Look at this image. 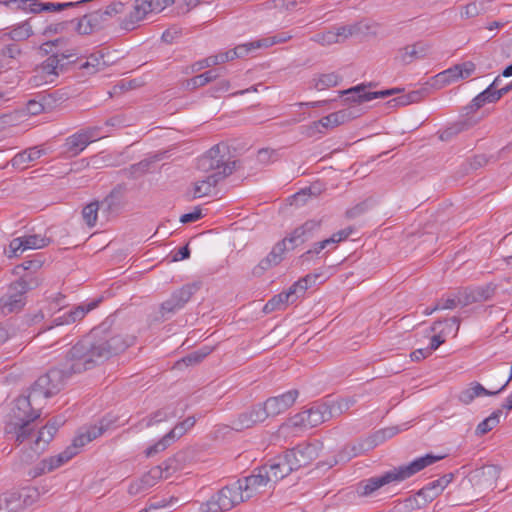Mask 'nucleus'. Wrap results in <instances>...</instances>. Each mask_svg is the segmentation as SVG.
Wrapping results in <instances>:
<instances>
[{
	"label": "nucleus",
	"mask_w": 512,
	"mask_h": 512,
	"mask_svg": "<svg viewBox=\"0 0 512 512\" xmlns=\"http://www.w3.org/2000/svg\"><path fill=\"white\" fill-rule=\"evenodd\" d=\"M287 243L288 242L285 240V238L282 241L276 243L271 252L265 258H263L257 266L253 268V275L261 276L265 271L274 266H277L283 259V254L287 249Z\"/></svg>",
	"instance_id": "nucleus-23"
},
{
	"label": "nucleus",
	"mask_w": 512,
	"mask_h": 512,
	"mask_svg": "<svg viewBox=\"0 0 512 512\" xmlns=\"http://www.w3.org/2000/svg\"><path fill=\"white\" fill-rule=\"evenodd\" d=\"M179 468L177 457L164 461L161 465L152 467L140 479L132 482L128 488L130 495L143 493L157 484L160 479L170 477Z\"/></svg>",
	"instance_id": "nucleus-10"
},
{
	"label": "nucleus",
	"mask_w": 512,
	"mask_h": 512,
	"mask_svg": "<svg viewBox=\"0 0 512 512\" xmlns=\"http://www.w3.org/2000/svg\"><path fill=\"white\" fill-rule=\"evenodd\" d=\"M190 256V249L188 247V245L180 248L179 250H177L173 256H172V260L173 261H181V260H184V259H187L189 258Z\"/></svg>",
	"instance_id": "nucleus-63"
},
{
	"label": "nucleus",
	"mask_w": 512,
	"mask_h": 512,
	"mask_svg": "<svg viewBox=\"0 0 512 512\" xmlns=\"http://www.w3.org/2000/svg\"><path fill=\"white\" fill-rule=\"evenodd\" d=\"M40 417V411L32 409V402L26 396L15 400L14 406L5 422L4 435L6 440L20 445L32 439L35 430L34 421Z\"/></svg>",
	"instance_id": "nucleus-2"
},
{
	"label": "nucleus",
	"mask_w": 512,
	"mask_h": 512,
	"mask_svg": "<svg viewBox=\"0 0 512 512\" xmlns=\"http://www.w3.org/2000/svg\"><path fill=\"white\" fill-rule=\"evenodd\" d=\"M44 151L39 149L38 147L28 148L18 154H16L12 160L11 164L14 168L25 169L28 167V164L36 161L43 155Z\"/></svg>",
	"instance_id": "nucleus-34"
},
{
	"label": "nucleus",
	"mask_w": 512,
	"mask_h": 512,
	"mask_svg": "<svg viewBox=\"0 0 512 512\" xmlns=\"http://www.w3.org/2000/svg\"><path fill=\"white\" fill-rule=\"evenodd\" d=\"M241 483L243 492L247 499L253 496L254 493L261 492L263 488L271 487L272 482L269 480L268 473L263 467H259L254 470L253 474L243 479L237 480Z\"/></svg>",
	"instance_id": "nucleus-19"
},
{
	"label": "nucleus",
	"mask_w": 512,
	"mask_h": 512,
	"mask_svg": "<svg viewBox=\"0 0 512 512\" xmlns=\"http://www.w3.org/2000/svg\"><path fill=\"white\" fill-rule=\"evenodd\" d=\"M76 454L77 450L72 445L71 447L66 448L63 452L59 453L56 456H51L49 458L43 459L34 467L33 471H31L29 474L32 477H38L42 474L52 472L56 468L68 462Z\"/></svg>",
	"instance_id": "nucleus-20"
},
{
	"label": "nucleus",
	"mask_w": 512,
	"mask_h": 512,
	"mask_svg": "<svg viewBox=\"0 0 512 512\" xmlns=\"http://www.w3.org/2000/svg\"><path fill=\"white\" fill-rule=\"evenodd\" d=\"M50 239L39 234L24 235L10 241L5 254L8 258L18 257L26 250L41 249L48 246Z\"/></svg>",
	"instance_id": "nucleus-16"
},
{
	"label": "nucleus",
	"mask_w": 512,
	"mask_h": 512,
	"mask_svg": "<svg viewBox=\"0 0 512 512\" xmlns=\"http://www.w3.org/2000/svg\"><path fill=\"white\" fill-rule=\"evenodd\" d=\"M77 55L76 49H68L52 54L33 70V75L29 79L30 85L32 87H41L55 83L60 72L63 71L64 64L62 62Z\"/></svg>",
	"instance_id": "nucleus-6"
},
{
	"label": "nucleus",
	"mask_w": 512,
	"mask_h": 512,
	"mask_svg": "<svg viewBox=\"0 0 512 512\" xmlns=\"http://www.w3.org/2000/svg\"><path fill=\"white\" fill-rule=\"evenodd\" d=\"M445 342V338L444 336L442 335V333H439V334H436L434 335L432 338H431V341H430V345L429 347H427L430 352L432 353L433 351H435L436 349H438V347L443 344Z\"/></svg>",
	"instance_id": "nucleus-64"
},
{
	"label": "nucleus",
	"mask_w": 512,
	"mask_h": 512,
	"mask_svg": "<svg viewBox=\"0 0 512 512\" xmlns=\"http://www.w3.org/2000/svg\"><path fill=\"white\" fill-rule=\"evenodd\" d=\"M40 279L32 274H26L12 283L5 295L0 298V311L4 315L19 312L26 303V293L35 289Z\"/></svg>",
	"instance_id": "nucleus-5"
},
{
	"label": "nucleus",
	"mask_w": 512,
	"mask_h": 512,
	"mask_svg": "<svg viewBox=\"0 0 512 512\" xmlns=\"http://www.w3.org/2000/svg\"><path fill=\"white\" fill-rule=\"evenodd\" d=\"M228 57H227V54L226 52H219L215 55H211L203 60H200L198 62H196L194 65H193V70L194 71H199L201 69H204V68H208V67H212V66H215V65H218V64H222V63H225V62H228Z\"/></svg>",
	"instance_id": "nucleus-42"
},
{
	"label": "nucleus",
	"mask_w": 512,
	"mask_h": 512,
	"mask_svg": "<svg viewBox=\"0 0 512 512\" xmlns=\"http://www.w3.org/2000/svg\"><path fill=\"white\" fill-rule=\"evenodd\" d=\"M260 47H263L262 42H261V40H258V41L238 45L234 49H231V50H228L225 52L227 54L228 60L231 61L236 58L244 57V56L248 55L252 50L258 49Z\"/></svg>",
	"instance_id": "nucleus-39"
},
{
	"label": "nucleus",
	"mask_w": 512,
	"mask_h": 512,
	"mask_svg": "<svg viewBox=\"0 0 512 512\" xmlns=\"http://www.w3.org/2000/svg\"><path fill=\"white\" fill-rule=\"evenodd\" d=\"M500 82V77L498 76L493 83L484 91H489V94L485 97L488 103L495 102L499 100L504 94L510 91V87H502L498 88Z\"/></svg>",
	"instance_id": "nucleus-45"
},
{
	"label": "nucleus",
	"mask_w": 512,
	"mask_h": 512,
	"mask_svg": "<svg viewBox=\"0 0 512 512\" xmlns=\"http://www.w3.org/2000/svg\"><path fill=\"white\" fill-rule=\"evenodd\" d=\"M312 41L322 45L329 46L335 43H338V38L334 32V30L325 31L322 33H318L311 38Z\"/></svg>",
	"instance_id": "nucleus-50"
},
{
	"label": "nucleus",
	"mask_w": 512,
	"mask_h": 512,
	"mask_svg": "<svg viewBox=\"0 0 512 512\" xmlns=\"http://www.w3.org/2000/svg\"><path fill=\"white\" fill-rule=\"evenodd\" d=\"M11 492H6L0 496V512H18V509H10V503L12 499Z\"/></svg>",
	"instance_id": "nucleus-56"
},
{
	"label": "nucleus",
	"mask_w": 512,
	"mask_h": 512,
	"mask_svg": "<svg viewBox=\"0 0 512 512\" xmlns=\"http://www.w3.org/2000/svg\"><path fill=\"white\" fill-rule=\"evenodd\" d=\"M495 293V286L493 284H487L471 289L464 290V300H462V306H467L475 302H483L492 298Z\"/></svg>",
	"instance_id": "nucleus-30"
},
{
	"label": "nucleus",
	"mask_w": 512,
	"mask_h": 512,
	"mask_svg": "<svg viewBox=\"0 0 512 512\" xmlns=\"http://www.w3.org/2000/svg\"><path fill=\"white\" fill-rule=\"evenodd\" d=\"M475 69V64L471 61L459 63V80L470 77L474 73Z\"/></svg>",
	"instance_id": "nucleus-54"
},
{
	"label": "nucleus",
	"mask_w": 512,
	"mask_h": 512,
	"mask_svg": "<svg viewBox=\"0 0 512 512\" xmlns=\"http://www.w3.org/2000/svg\"><path fill=\"white\" fill-rule=\"evenodd\" d=\"M75 374L70 371V366L67 362L63 368H52L46 374L40 376L29 394L30 402L39 395L44 397H52L59 393L65 386L67 380Z\"/></svg>",
	"instance_id": "nucleus-7"
},
{
	"label": "nucleus",
	"mask_w": 512,
	"mask_h": 512,
	"mask_svg": "<svg viewBox=\"0 0 512 512\" xmlns=\"http://www.w3.org/2000/svg\"><path fill=\"white\" fill-rule=\"evenodd\" d=\"M500 474V470L495 465H486L474 472L473 478L477 485L491 487L495 484Z\"/></svg>",
	"instance_id": "nucleus-32"
},
{
	"label": "nucleus",
	"mask_w": 512,
	"mask_h": 512,
	"mask_svg": "<svg viewBox=\"0 0 512 512\" xmlns=\"http://www.w3.org/2000/svg\"><path fill=\"white\" fill-rule=\"evenodd\" d=\"M201 217H202L201 209L195 208L194 211H192L190 213L183 214L180 217V222H182L184 224L192 223V222L199 220Z\"/></svg>",
	"instance_id": "nucleus-57"
},
{
	"label": "nucleus",
	"mask_w": 512,
	"mask_h": 512,
	"mask_svg": "<svg viewBox=\"0 0 512 512\" xmlns=\"http://www.w3.org/2000/svg\"><path fill=\"white\" fill-rule=\"evenodd\" d=\"M500 392L498 390L496 391H490L487 390L483 385H481L479 382H472L470 385L462 390L459 395L458 399L461 403L465 405H469L474 401L475 398L481 397V396H494L499 394Z\"/></svg>",
	"instance_id": "nucleus-31"
},
{
	"label": "nucleus",
	"mask_w": 512,
	"mask_h": 512,
	"mask_svg": "<svg viewBox=\"0 0 512 512\" xmlns=\"http://www.w3.org/2000/svg\"><path fill=\"white\" fill-rule=\"evenodd\" d=\"M424 92L421 90L412 91L406 95L397 97L392 100L395 106H405L411 103L419 102L423 98Z\"/></svg>",
	"instance_id": "nucleus-47"
},
{
	"label": "nucleus",
	"mask_w": 512,
	"mask_h": 512,
	"mask_svg": "<svg viewBox=\"0 0 512 512\" xmlns=\"http://www.w3.org/2000/svg\"><path fill=\"white\" fill-rule=\"evenodd\" d=\"M217 70H209L190 79L188 85L193 88L202 87L219 77Z\"/></svg>",
	"instance_id": "nucleus-44"
},
{
	"label": "nucleus",
	"mask_w": 512,
	"mask_h": 512,
	"mask_svg": "<svg viewBox=\"0 0 512 512\" xmlns=\"http://www.w3.org/2000/svg\"><path fill=\"white\" fill-rule=\"evenodd\" d=\"M501 415V409L494 411L489 417L485 418L477 425L476 434L482 436L491 431L499 424Z\"/></svg>",
	"instance_id": "nucleus-41"
},
{
	"label": "nucleus",
	"mask_w": 512,
	"mask_h": 512,
	"mask_svg": "<svg viewBox=\"0 0 512 512\" xmlns=\"http://www.w3.org/2000/svg\"><path fill=\"white\" fill-rule=\"evenodd\" d=\"M20 54H21V49L15 44L7 45L6 47H4L2 49V55L4 57H8L11 59H15Z\"/></svg>",
	"instance_id": "nucleus-58"
},
{
	"label": "nucleus",
	"mask_w": 512,
	"mask_h": 512,
	"mask_svg": "<svg viewBox=\"0 0 512 512\" xmlns=\"http://www.w3.org/2000/svg\"><path fill=\"white\" fill-rule=\"evenodd\" d=\"M430 45L423 41H418L412 45H407L398 50L397 59L403 64H410L416 60L424 59L428 56Z\"/></svg>",
	"instance_id": "nucleus-26"
},
{
	"label": "nucleus",
	"mask_w": 512,
	"mask_h": 512,
	"mask_svg": "<svg viewBox=\"0 0 512 512\" xmlns=\"http://www.w3.org/2000/svg\"><path fill=\"white\" fill-rule=\"evenodd\" d=\"M236 162L231 160L229 148L225 144H217L208 150L198 160V168L219 179H224L232 174Z\"/></svg>",
	"instance_id": "nucleus-4"
},
{
	"label": "nucleus",
	"mask_w": 512,
	"mask_h": 512,
	"mask_svg": "<svg viewBox=\"0 0 512 512\" xmlns=\"http://www.w3.org/2000/svg\"><path fill=\"white\" fill-rule=\"evenodd\" d=\"M99 204L98 202H91L87 204L82 210V217L84 222L89 227H94L98 218Z\"/></svg>",
	"instance_id": "nucleus-43"
},
{
	"label": "nucleus",
	"mask_w": 512,
	"mask_h": 512,
	"mask_svg": "<svg viewBox=\"0 0 512 512\" xmlns=\"http://www.w3.org/2000/svg\"><path fill=\"white\" fill-rule=\"evenodd\" d=\"M299 393L297 390H289L281 395L268 398L262 403L268 417L277 416L289 409L296 401Z\"/></svg>",
	"instance_id": "nucleus-18"
},
{
	"label": "nucleus",
	"mask_w": 512,
	"mask_h": 512,
	"mask_svg": "<svg viewBox=\"0 0 512 512\" xmlns=\"http://www.w3.org/2000/svg\"><path fill=\"white\" fill-rule=\"evenodd\" d=\"M319 275H306L296 281L286 292H282L272 297L264 306V312L270 313L275 310H281L289 304H293L301 295L305 293L308 287L315 283Z\"/></svg>",
	"instance_id": "nucleus-11"
},
{
	"label": "nucleus",
	"mask_w": 512,
	"mask_h": 512,
	"mask_svg": "<svg viewBox=\"0 0 512 512\" xmlns=\"http://www.w3.org/2000/svg\"><path fill=\"white\" fill-rule=\"evenodd\" d=\"M247 500L241 483L237 481L223 487L207 502L200 506L201 512H223L232 509L239 503Z\"/></svg>",
	"instance_id": "nucleus-8"
},
{
	"label": "nucleus",
	"mask_w": 512,
	"mask_h": 512,
	"mask_svg": "<svg viewBox=\"0 0 512 512\" xmlns=\"http://www.w3.org/2000/svg\"><path fill=\"white\" fill-rule=\"evenodd\" d=\"M175 0H135L131 10L122 22L126 30L134 28V25L146 18L151 13H159L172 5Z\"/></svg>",
	"instance_id": "nucleus-12"
},
{
	"label": "nucleus",
	"mask_w": 512,
	"mask_h": 512,
	"mask_svg": "<svg viewBox=\"0 0 512 512\" xmlns=\"http://www.w3.org/2000/svg\"><path fill=\"white\" fill-rule=\"evenodd\" d=\"M170 436L171 435L165 434L158 442L149 446L145 451L146 456L152 457L157 453L164 451L167 447H169L172 443Z\"/></svg>",
	"instance_id": "nucleus-48"
},
{
	"label": "nucleus",
	"mask_w": 512,
	"mask_h": 512,
	"mask_svg": "<svg viewBox=\"0 0 512 512\" xmlns=\"http://www.w3.org/2000/svg\"><path fill=\"white\" fill-rule=\"evenodd\" d=\"M12 500L9 501L10 509H18L33 505L39 498V491L35 487H24L20 490L10 491Z\"/></svg>",
	"instance_id": "nucleus-28"
},
{
	"label": "nucleus",
	"mask_w": 512,
	"mask_h": 512,
	"mask_svg": "<svg viewBox=\"0 0 512 512\" xmlns=\"http://www.w3.org/2000/svg\"><path fill=\"white\" fill-rule=\"evenodd\" d=\"M317 192L315 186H310L302 189L293 195V201L296 205H303L307 201V196L314 195L316 196Z\"/></svg>",
	"instance_id": "nucleus-53"
},
{
	"label": "nucleus",
	"mask_w": 512,
	"mask_h": 512,
	"mask_svg": "<svg viewBox=\"0 0 512 512\" xmlns=\"http://www.w3.org/2000/svg\"><path fill=\"white\" fill-rule=\"evenodd\" d=\"M262 467L268 473L269 480L273 484L283 479L294 470L285 454L270 460L269 463L263 465Z\"/></svg>",
	"instance_id": "nucleus-25"
},
{
	"label": "nucleus",
	"mask_w": 512,
	"mask_h": 512,
	"mask_svg": "<svg viewBox=\"0 0 512 512\" xmlns=\"http://www.w3.org/2000/svg\"><path fill=\"white\" fill-rule=\"evenodd\" d=\"M459 64H456L449 69L439 73L437 79L443 84H450L459 80Z\"/></svg>",
	"instance_id": "nucleus-49"
},
{
	"label": "nucleus",
	"mask_w": 512,
	"mask_h": 512,
	"mask_svg": "<svg viewBox=\"0 0 512 512\" xmlns=\"http://www.w3.org/2000/svg\"><path fill=\"white\" fill-rule=\"evenodd\" d=\"M449 482L450 476H444L429 483L419 492V494L428 496L430 498H434L444 490V488L448 485Z\"/></svg>",
	"instance_id": "nucleus-40"
},
{
	"label": "nucleus",
	"mask_w": 512,
	"mask_h": 512,
	"mask_svg": "<svg viewBox=\"0 0 512 512\" xmlns=\"http://www.w3.org/2000/svg\"><path fill=\"white\" fill-rule=\"evenodd\" d=\"M319 228L320 221L308 220L303 225L297 227L285 240L290 244V248L293 249L310 239Z\"/></svg>",
	"instance_id": "nucleus-27"
},
{
	"label": "nucleus",
	"mask_w": 512,
	"mask_h": 512,
	"mask_svg": "<svg viewBox=\"0 0 512 512\" xmlns=\"http://www.w3.org/2000/svg\"><path fill=\"white\" fill-rule=\"evenodd\" d=\"M366 87L363 84L354 86L341 92L342 95H346L345 101L347 102H368L376 98H385L397 93L398 89H389L377 92H368L365 90Z\"/></svg>",
	"instance_id": "nucleus-22"
},
{
	"label": "nucleus",
	"mask_w": 512,
	"mask_h": 512,
	"mask_svg": "<svg viewBox=\"0 0 512 512\" xmlns=\"http://www.w3.org/2000/svg\"><path fill=\"white\" fill-rule=\"evenodd\" d=\"M135 337L108 331L104 325L92 329L70 349L66 362L70 371L83 373L104 363L133 345Z\"/></svg>",
	"instance_id": "nucleus-1"
},
{
	"label": "nucleus",
	"mask_w": 512,
	"mask_h": 512,
	"mask_svg": "<svg viewBox=\"0 0 512 512\" xmlns=\"http://www.w3.org/2000/svg\"><path fill=\"white\" fill-rule=\"evenodd\" d=\"M356 117L357 114L352 109H342L324 116L318 121L313 122L312 127L317 129L319 132H322L319 130L320 126L325 129H333Z\"/></svg>",
	"instance_id": "nucleus-24"
},
{
	"label": "nucleus",
	"mask_w": 512,
	"mask_h": 512,
	"mask_svg": "<svg viewBox=\"0 0 512 512\" xmlns=\"http://www.w3.org/2000/svg\"><path fill=\"white\" fill-rule=\"evenodd\" d=\"M96 306L97 301L88 304L82 303L78 306H75L73 309L69 311H65L60 316L54 318L53 321L57 326L75 323L77 321L82 320L85 317V315L91 310H93Z\"/></svg>",
	"instance_id": "nucleus-29"
},
{
	"label": "nucleus",
	"mask_w": 512,
	"mask_h": 512,
	"mask_svg": "<svg viewBox=\"0 0 512 512\" xmlns=\"http://www.w3.org/2000/svg\"><path fill=\"white\" fill-rule=\"evenodd\" d=\"M440 459H442L441 456L426 454L407 465H402L387 471L381 476L371 477L359 482L356 491L360 496H370L382 486L393 482L404 481Z\"/></svg>",
	"instance_id": "nucleus-3"
},
{
	"label": "nucleus",
	"mask_w": 512,
	"mask_h": 512,
	"mask_svg": "<svg viewBox=\"0 0 512 512\" xmlns=\"http://www.w3.org/2000/svg\"><path fill=\"white\" fill-rule=\"evenodd\" d=\"M341 79V76L335 72L319 74L313 78V87L318 91L326 90L337 86Z\"/></svg>",
	"instance_id": "nucleus-36"
},
{
	"label": "nucleus",
	"mask_w": 512,
	"mask_h": 512,
	"mask_svg": "<svg viewBox=\"0 0 512 512\" xmlns=\"http://www.w3.org/2000/svg\"><path fill=\"white\" fill-rule=\"evenodd\" d=\"M297 6L295 0H274V7L285 10H293Z\"/></svg>",
	"instance_id": "nucleus-61"
},
{
	"label": "nucleus",
	"mask_w": 512,
	"mask_h": 512,
	"mask_svg": "<svg viewBox=\"0 0 512 512\" xmlns=\"http://www.w3.org/2000/svg\"><path fill=\"white\" fill-rule=\"evenodd\" d=\"M57 431V427L54 423H47L36 433L33 431L32 445L29 450L22 452L21 461L23 463H29L35 456L42 453L49 442L53 439L54 434Z\"/></svg>",
	"instance_id": "nucleus-15"
},
{
	"label": "nucleus",
	"mask_w": 512,
	"mask_h": 512,
	"mask_svg": "<svg viewBox=\"0 0 512 512\" xmlns=\"http://www.w3.org/2000/svg\"><path fill=\"white\" fill-rule=\"evenodd\" d=\"M106 135L102 134L99 126L87 127L70 135L63 144L64 153L69 157L79 155L90 143L99 140Z\"/></svg>",
	"instance_id": "nucleus-13"
},
{
	"label": "nucleus",
	"mask_w": 512,
	"mask_h": 512,
	"mask_svg": "<svg viewBox=\"0 0 512 512\" xmlns=\"http://www.w3.org/2000/svg\"><path fill=\"white\" fill-rule=\"evenodd\" d=\"M219 181H221V179L211 174H208L203 179L197 180L194 182L192 188L193 198H201L211 195Z\"/></svg>",
	"instance_id": "nucleus-33"
},
{
	"label": "nucleus",
	"mask_w": 512,
	"mask_h": 512,
	"mask_svg": "<svg viewBox=\"0 0 512 512\" xmlns=\"http://www.w3.org/2000/svg\"><path fill=\"white\" fill-rule=\"evenodd\" d=\"M331 418V410L325 403H315L310 408L303 410L286 423L281 425L280 431L287 430L290 427L299 429H309L316 427Z\"/></svg>",
	"instance_id": "nucleus-9"
},
{
	"label": "nucleus",
	"mask_w": 512,
	"mask_h": 512,
	"mask_svg": "<svg viewBox=\"0 0 512 512\" xmlns=\"http://www.w3.org/2000/svg\"><path fill=\"white\" fill-rule=\"evenodd\" d=\"M291 38H292V35H290L289 33L281 32V33H279L277 35H274L272 37L264 38V39L261 40V42H262V46L263 47H269V46H272L274 44L285 43L288 40H290Z\"/></svg>",
	"instance_id": "nucleus-52"
},
{
	"label": "nucleus",
	"mask_w": 512,
	"mask_h": 512,
	"mask_svg": "<svg viewBox=\"0 0 512 512\" xmlns=\"http://www.w3.org/2000/svg\"><path fill=\"white\" fill-rule=\"evenodd\" d=\"M14 41H24L33 35V29L28 20L13 26L7 33Z\"/></svg>",
	"instance_id": "nucleus-38"
},
{
	"label": "nucleus",
	"mask_w": 512,
	"mask_h": 512,
	"mask_svg": "<svg viewBox=\"0 0 512 512\" xmlns=\"http://www.w3.org/2000/svg\"><path fill=\"white\" fill-rule=\"evenodd\" d=\"M487 2L485 0H477L469 2L468 4L460 7V17L461 19H471L475 18L486 12Z\"/></svg>",
	"instance_id": "nucleus-37"
},
{
	"label": "nucleus",
	"mask_w": 512,
	"mask_h": 512,
	"mask_svg": "<svg viewBox=\"0 0 512 512\" xmlns=\"http://www.w3.org/2000/svg\"><path fill=\"white\" fill-rule=\"evenodd\" d=\"M24 11L31 13H39L41 11H44V3H41L38 0H30L26 4V9Z\"/></svg>",
	"instance_id": "nucleus-60"
},
{
	"label": "nucleus",
	"mask_w": 512,
	"mask_h": 512,
	"mask_svg": "<svg viewBox=\"0 0 512 512\" xmlns=\"http://www.w3.org/2000/svg\"><path fill=\"white\" fill-rule=\"evenodd\" d=\"M124 11V4L121 2H115L108 5L105 9V14L112 16L115 14L122 13Z\"/></svg>",
	"instance_id": "nucleus-59"
},
{
	"label": "nucleus",
	"mask_w": 512,
	"mask_h": 512,
	"mask_svg": "<svg viewBox=\"0 0 512 512\" xmlns=\"http://www.w3.org/2000/svg\"><path fill=\"white\" fill-rule=\"evenodd\" d=\"M205 356L206 353L200 354L198 352H195L183 358L182 362L185 363L186 365L196 364L199 363Z\"/></svg>",
	"instance_id": "nucleus-62"
},
{
	"label": "nucleus",
	"mask_w": 512,
	"mask_h": 512,
	"mask_svg": "<svg viewBox=\"0 0 512 512\" xmlns=\"http://www.w3.org/2000/svg\"><path fill=\"white\" fill-rule=\"evenodd\" d=\"M104 432L103 426H90L86 428L85 432L78 434L73 440V446L77 449L83 447L87 443L101 436Z\"/></svg>",
	"instance_id": "nucleus-35"
},
{
	"label": "nucleus",
	"mask_w": 512,
	"mask_h": 512,
	"mask_svg": "<svg viewBox=\"0 0 512 512\" xmlns=\"http://www.w3.org/2000/svg\"><path fill=\"white\" fill-rule=\"evenodd\" d=\"M286 458L294 470L309 465L318 457V448L314 444L302 443L285 452Z\"/></svg>",
	"instance_id": "nucleus-17"
},
{
	"label": "nucleus",
	"mask_w": 512,
	"mask_h": 512,
	"mask_svg": "<svg viewBox=\"0 0 512 512\" xmlns=\"http://www.w3.org/2000/svg\"><path fill=\"white\" fill-rule=\"evenodd\" d=\"M267 419V414L263 408L262 403L252 406L247 411H244L233 420L232 428L236 431H242L253 427L258 423H262Z\"/></svg>",
	"instance_id": "nucleus-21"
},
{
	"label": "nucleus",
	"mask_w": 512,
	"mask_h": 512,
	"mask_svg": "<svg viewBox=\"0 0 512 512\" xmlns=\"http://www.w3.org/2000/svg\"><path fill=\"white\" fill-rule=\"evenodd\" d=\"M462 300H464V291L459 292L454 297H448L446 299H441L434 307L433 310H445V309H454L458 305L462 306Z\"/></svg>",
	"instance_id": "nucleus-46"
},
{
	"label": "nucleus",
	"mask_w": 512,
	"mask_h": 512,
	"mask_svg": "<svg viewBox=\"0 0 512 512\" xmlns=\"http://www.w3.org/2000/svg\"><path fill=\"white\" fill-rule=\"evenodd\" d=\"M102 65H104L102 56L92 54L86 59L85 62L80 64V68L87 70L89 73H95L100 69Z\"/></svg>",
	"instance_id": "nucleus-51"
},
{
	"label": "nucleus",
	"mask_w": 512,
	"mask_h": 512,
	"mask_svg": "<svg viewBox=\"0 0 512 512\" xmlns=\"http://www.w3.org/2000/svg\"><path fill=\"white\" fill-rule=\"evenodd\" d=\"M200 286L201 284L199 282L188 283L174 291L170 298L161 304V315L166 317L182 309L191 297L200 289Z\"/></svg>",
	"instance_id": "nucleus-14"
},
{
	"label": "nucleus",
	"mask_w": 512,
	"mask_h": 512,
	"mask_svg": "<svg viewBox=\"0 0 512 512\" xmlns=\"http://www.w3.org/2000/svg\"><path fill=\"white\" fill-rule=\"evenodd\" d=\"M333 30L338 38V43H340L353 35L356 28L354 26H340Z\"/></svg>",
	"instance_id": "nucleus-55"
}]
</instances>
